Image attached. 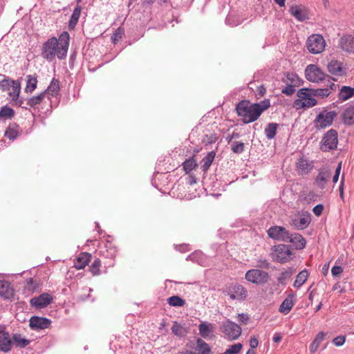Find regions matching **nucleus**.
Returning a JSON list of instances; mask_svg holds the SVG:
<instances>
[{"instance_id": "60", "label": "nucleus", "mask_w": 354, "mask_h": 354, "mask_svg": "<svg viewBox=\"0 0 354 354\" xmlns=\"http://www.w3.org/2000/svg\"><path fill=\"white\" fill-rule=\"evenodd\" d=\"M239 136H240L239 133L233 132L231 135L228 136L226 138V140H227L228 144H230V143L232 144V142H233L232 140L234 138H239Z\"/></svg>"}, {"instance_id": "45", "label": "nucleus", "mask_w": 354, "mask_h": 354, "mask_svg": "<svg viewBox=\"0 0 354 354\" xmlns=\"http://www.w3.org/2000/svg\"><path fill=\"white\" fill-rule=\"evenodd\" d=\"M283 82L286 84H293L295 86H297L299 84V77L295 73H288L286 78L283 80Z\"/></svg>"}, {"instance_id": "23", "label": "nucleus", "mask_w": 354, "mask_h": 354, "mask_svg": "<svg viewBox=\"0 0 354 354\" xmlns=\"http://www.w3.org/2000/svg\"><path fill=\"white\" fill-rule=\"evenodd\" d=\"M339 45L343 50L354 52V37L352 35H344L340 39Z\"/></svg>"}, {"instance_id": "56", "label": "nucleus", "mask_w": 354, "mask_h": 354, "mask_svg": "<svg viewBox=\"0 0 354 354\" xmlns=\"http://www.w3.org/2000/svg\"><path fill=\"white\" fill-rule=\"evenodd\" d=\"M25 288L29 291H34L37 288V284L35 281L32 278H30L27 280Z\"/></svg>"}, {"instance_id": "47", "label": "nucleus", "mask_w": 354, "mask_h": 354, "mask_svg": "<svg viewBox=\"0 0 354 354\" xmlns=\"http://www.w3.org/2000/svg\"><path fill=\"white\" fill-rule=\"evenodd\" d=\"M14 115H15V111L12 108H10L8 106H4L1 108L0 118H11L14 116Z\"/></svg>"}, {"instance_id": "38", "label": "nucleus", "mask_w": 354, "mask_h": 354, "mask_svg": "<svg viewBox=\"0 0 354 354\" xmlns=\"http://www.w3.org/2000/svg\"><path fill=\"white\" fill-rule=\"evenodd\" d=\"M308 277V272L306 270H304L301 271L296 277V279L294 282V287L299 288L301 287L307 280Z\"/></svg>"}, {"instance_id": "58", "label": "nucleus", "mask_w": 354, "mask_h": 354, "mask_svg": "<svg viewBox=\"0 0 354 354\" xmlns=\"http://www.w3.org/2000/svg\"><path fill=\"white\" fill-rule=\"evenodd\" d=\"M324 210V205L322 204H318L315 205L313 209V212L316 216H320Z\"/></svg>"}, {"instance_id": "48", "label": "nucleus", "mask_w": 354, "mask_h": 354, "mask_svg": "<svg viewBox=\"0 0 354 354\" xmlns=\"http://www.w3.org/2000/svg\"><path fill=\"white\" fill-rule=\"evenodd\" d=\"M232 151L237 154H240L244 151L245 144L242 142L234 141L232 142Z\"/></svg>"}, {"instance_id": "40", "label": "nucleus", "mask_w": 354, "mask_h": 354, "mask_svg": "<svg viewBox=\"0 0 354 354\" xmlns=\"http://www.w3.org/2000/svg\"><path fill=\"white\" fill-rule=\"evenodd\" d=\"M196 166H197V164H196L195 160L194 159V158H190L186 159L184 161V162L183 163V169L186 174H189Z\"/></svg>"}, {"instance_id": "26", "label": "nucleus", "mask_w": 354, "mask_h": 354, "mask_svg": "<svg viewBox=\"0 0 354 354\" xmlns=\"http://www.w3.org/2000/svg\"><path fill=\"white\" fill-rule=\"evenodd\" d=\"M354 97V88L347 86H343L338 93V99L341 102H344Z\"/></svg>"}, {"instance_id": "10", "label": "nucleus", "mask_w": 354, "mask_h": 354, "mask_svg": "<svg viewBox=\"0 0 354 354\" xmlns=\"http://www.w3.org/2000/svg\"><path fill=\"white\" fill-rule=\"evenodd\" d=\"M267 232L270 238L278 241L287 242L290 237L289 236V231L282 226H272L268 230Z\"/></svg>"}, {"instance_id": "7", "label": "nucleus", "mask_w": 354, "mask_h": 354, "mask_svg": "<svg viewBox=\"0 0 354 354\" xmlns=\"http://www.w3.org/2000/svg\"><path fill=\"white\" fill-rule=\"evenodd\" d=\"M337 132L335 129H330L324 133L321 142L320 149L323 151L333 150L337 148L338 139Z\"/></svg>"}, {"instance_id": "32", "label": "nucleus", "mask_w": 354, "mask_h": 354, "mask_svg": "<svg viewBox=\"0 0 354 354\" xmlns=\"http://www.w3.org/2000/svg\"><path fill=\"white\" fill-rule=\"evenodd\" d=\"M19 136V126L17 124H10L5 132V136L10 140H14Z\"/></svg>"}, {"instance_id": "28", "label": "nucleus", "mask_w": 354, "mask_h": 354, "mask_svg": "<svg viewBox=\"0 0 354 354\" xmlns=\"http://www.w3.org/2000/svg\"><path fill=\"white\" fill-rule=\"evenodd\" d=\"M13 345L15 344L17 347L23 348L27 346L30 344V340L23 337L21 334L15 333L12 337Z\"/></svg>"}, {"instance_id": "21", "label": "nucleus", "mask_w": 354, "mask_h": 354, "mask_svg": "<svg viewBox=\"0 0 354 354\" xmlns=\"http://www.w3.org/2000/svg\"><path fill=\"white\" fill-rule=\"evenodd\" d=\"M290 239L287 242L291 243L293 246L297 250H302L305 248L306 241V239L298 233L289 234Z\"/></svg>"}, {"instance_id": "41", "label": "nucleus", "mask_w": 354, "mask_h": 354, "mask_svg": "<svg viewBox=\"0 0 354 354\" xmlns=\"http://www.w3.org/2000/svg\"><path fill=\"white\" fill-rule=\"evenodd\" d=\"M167 302L171 306L180 307L183 306L185 301L178 296H172L167 299Z\"/></svg>"}, {"instance_id": "20", "label": "nucleus", "mask_w": 354, "mask_h": 354, "mask_svg": "<svg viewBox=\"0 0 354 354\" xmlns=\"http://www.w3.org/2000/svg\"><path fill=\"white\" fill-rule=\"evenodd\" d=\"M14 289L11 283L7 281H0V295L4 299H10L14 296Z\"/></svg>"}, {"instance_id": "50", "label": "nucleus", "mask_w": 354, "mask_h": 354, "mask_svg": "<svg viewBox=\"0 0 354 354\" xmlns=\"http://www.w3.org/2000/svg\"><path fill=\"white\" fill-rule=\"evenodd\" d=\"M171 329L172 333L177 336L183 337L185 335V331L183 326L177 322H174Z\"/></svg>"}, {"instance_id": "15", "label": "nucleus", "mask_w": 354, "mask_h": 354, "mask_svg": "<svg viewBox=\"0 0 354 354\" xmlns=\"http://www.w3.org/2000/svg\"><path fill=\"white\" fill-rule=\"evenodd\" d=\"M53 301V297L48 293L41 294L39 297H33L30 303L32 306L41 309L46 307Z\"/></svg>"}, {"instance_id": "42", "label": "nucleus", "mask_w": 354, "mask_h": 354, "mask_svg": "<svg viewBox=\"0 0 354 354\" xmlns=\"http://www.w3.org/2000/svg\"><path fill=\"white\" fill-rule=\"evenodd\" d=\"M100 267L101 261L97 258L95 259L89 267L90 271L93 276H98L100 274Z\"/></svg>"}, {"instance_id": "54", "label": "nucleus", "mask_w": 354, "mask_h": 354, "mask_svg": "<svg viewBox=\"0 0 354 354\" xmlns=\"http://www.w3.org/2000/svg\"><path fill=\"white\" fill-rule=\"evenodd\" d=\"M345 341H346V337L344 335H339V336L335 337L332 342L336 346H341L344 345V344L345 343Z\"/></svg>"}, {"instance_id": "46", "label": "nucleus", "mask_w": 354, "mask_h": 354, "mask_svg": "<svg viewBox=\"0 0 354 354\" xmlns=\"http://www.w3.org/2000/svg\"><path fill=\"white\" fill-rule=\"evenodd\" d=\"M293 274V271L292 268H289L283 272H282L279 277H278V281L279 283L285 285L286 283L287 280H288Z\"/></svg>"}, {"instance_id": "14", "label": "nucleus", "mask_w": 354, "mask_h": 354, "mask_svg": "<svg viewBox=\"0 0 354 354\" xmlns=\"http://www.w3.org/2000/svg\"><path fill=\"white\" fill-rule=\"evenodd\" d=\"M331 170L329 167L324 166L318 170V175L315 179L314 184L319 189H323L331 177Z\"/></svg>"}, {"instance_id": "13", "label": "nucleus", "mask_w": 354, "mask_h": 354, "mask_svg": "<svg viewBox=\"0 0 354 354\" xmlns=\"http://www.w3.org/2000/svg\"><path fill=\"white\" fill-rule=\"evenodd\" d=\"M13 346V342L10 333L6 330V326L0 324V351L3 353L10 352Z\"/></svg>"}, {"instance_id": "25", "label": "nucleus", "mask_w": 354, "mask_h": 354, "mask_svg": "<svg viewBox=\"0 0 354 354\" xmlns=\"http://www.w3.org/2000/svg\"><path fill=\"white\" fill-rule=\"evenodd\" d=\"M91 254L88 252H82L77 257L74 263V267L77 270H81L85 268V266L91 261Z\"/></svg>"}, {"instance_id": "12", "label": "nucleus", "mask_w": 354, "mask_h": 354, "mask_svg": "<svg viewBox=\"0 0 354 354\" xmlns=\"http://www.w3.org/2000/svg\"><path fill=\"white\" fill-rule=\"evenodd\" d=\"M305 75L306 79L312 82H319L324 80L326 77H328V75L324 74L319 67L314 64H310L306 67Z\"/></svg>"}, {"instance_id": "1", "label": "nucleus", "mask_w": 354, "mask_h": 354, "mask_svg": "<svg viewBox=\"0 0 354 354\" xmlns=\"http://www.w3.org/2000/svg\"><path fill=\"white\" fill-rule=\"evenodd\" d=\"M70 41V35L68 32L64 31L57 39L55 37L49 38L41 47V55L48 62H52L55 56L59 59L66 57Z\"/></svg>"}, {"instance_id": "44", "label": "nucleus", "mask_w": 354, "mask_h": 354, "mask_svg": "<svg viewBox=\"0 0 354 354\" xmlns=\"http://www.w3.org/2000/svg\"><path fill=\"white\" fill-rule=\"evenodd\" d=\"M3 77L4 79L0 82V89L2 91H10L15 80H10L6 75H3Z\"/></svg>"}, {"instance_id": "51", "label": "nucleus", "mask_w": 354, "mask_h": 354, "mask_svg": "<svg viewBox=\"0 0 354 354\" xmlns=\"http://www.w3.org/2000/svg\"><path fill=\"white\" fill-rule=\"evenodd\" d=\"M242 347L243 346L241 343L233 344L225 351L224 354H237L240 352Z\"/></svg>"}, {"instance_id": "8", "label": "nucleus", "mask_w": 354, "mask_h": 354, "mask_svg": "<svg viewBox=\"0 0 354 354\" xmlns=\"http://www.w3.org/2000/svg\"><path fill=\"white\" fill-rule=\"evenodd\" d=\"M311 222L310 214L307 212H299L292 216L290 220V225L297 230L306 229Z\"/></svg>"}, {"instance_id": "63", "label": "nucleus", "mask_w": 354, "mask_h": 354, "mask_svg": "<svg viewBox=\"0 0 354 354\" xmlns=\"http://www.w3.org/2000/svg\"><path fill=\"white\" fill-rule=\"evenodd\" d=\"M329 269V263H325L322 267V273L326 275Z\"/></svg>"}, {"instance_id": "37", "label": "nucleus", "mask_w": 354, "mask_h": 354, "mask_svg": "<svg viewBox=\"0 0 354 354\" xmlns=\"http://www.w3.org/2000/svg\"><path fill=\"white\" fill-rule=\"evenodd\" d=\"M26 86L25 91L26 93H32L37 88V80L36 76L28 75L26 77Z\"/></svg>"}, {"instance_id": "4", "label": "nucleus", "mask_w": 354, "mask_h": 354, "mask_svg": "<svg viewBox=\"0 0 354 354\" xmlns=\"http://www.w3.org/2000/svg\"><path fill=\"white\" fill-rule=\"evenodd\" d=\"M337 115L335 111H328L326 109L322 111L314 120L315 127L317 129H322L330 127Z\"/></svg>"}, {"instance_id": "59", "label": "nucleus", "mask_w": 354, "mask_h": 354, "mask_svg": "<svg viewBox=\"0 0 354 354\" xmlns=\"http://www.w3.org/2000/svg\"><path fill=\"white\" fill-rule=\"evenodd\" d=\"M259 345V340L255 337H252L250 339V346L251 348H255Z\"/></svg>"}, {"instance_id": "5", "label": "nucleus", "mask_w": 354, "mask_h": 354, "mask_svg": "<svg viewBox=\"0 0 354 354\" xmlns=\"http://www.w3.org/2000/svg\"><path fill=\"white\" fill-rule=\"evenodd\" d=\"M221 331L228 339L234 340L239 337L242 330L239 325L230 319H227L225 322L222 323L221 326Z\"/></svg>"}, {"instance_id": "22", "label": "nucleus", "mask_w": 354, "mask_h": 354, "mask_svg": "<svg viewBox=\"0 0 354 354\" xmlns=\"http://www.w3.org/2000/svg\"><path fill=\"white\" fill-rule=\"evenodd\" d=\"M314 167L313 161H309L304 158H300L297 162V168L301 174H308Z\"/></svg>"}, {"instance_id": "29", "label": "nucleus", "mask_w": 354, "mask_h": 354, "mask_svg": "<svg viewBox=\"0 0 354 354\" xmlns=\"http://www.w3.org/2000/svg\"><path fill=\"white\" fill-rule=\"evenodd\" d=\"M215 156L214 151H210L202 159L201 169L203 172L205 173L209 169L214 160Z\"/></svg>"}, {"instance_id": "55", "label": "nucleus", "mask_w": 354, "mask_h": 354, "mask_svg": "<svg viewBox=\"0 0 354 354\" xmlns=\"http://www.w3.org/2000/svg\"><path fill=\"white\" fill-rule=\"evenodd\" d=\"M260 268L268 269L270 267V263L266 259H259L257 260V266Z\"/></svg>"}, {"instance_id": "9", "label": "nucleus", "mask_w": 354, "mask_h": 354, "mask_svg": "<svg viewBox=\"0 0 354 354\" xmlns=\"http://www.w3.org/2000/svg\"><path fill=\"white\" fill-rule=\"evenodd\" d=\"M247 281L255 284H264L268 281L269 274L259 269H251L245 273Z\"/></svg>"}, {"instance_id": "33", "label": "nucleus", "mask_w": 354, "mask_h": 354, "mask_svg": "<svg viewBox=\"0 0 354 354\" xmlns=\"http://www.w3.org/2000/svg\"><path fill=\"white\" fill-rule=\"evenodd\" d=\"M278 127H279V124L277 123H275V122L268 123L264 130L266 137L268 140L273 139L276 136L277 130Z\"/></svg>"}, {"instance_id": "49", "label": "nucleus", "mask_w": 354, "mask_h": 354, "mask_svg": "<svg viewBox=\"0 0 354 354\" xmlns=\"http://www.w3.org/2000/svg\"><path fill=\"white\" fill-rule=\"evenodd\" d=\"M312 91L314 93V96L321 97H328L330 94V89L328 87L324 88L312 89Z\"/></svg>"}, {"instance_id": "31", "label": "nucleus", "mask_w": 354, "mask_h": 354, "mask_svg": "<svg viewBox=\"0 0 354 354\" xmlns=\"http://www.w3.org/2000/svg\"><path fill=\"white\" fill-rule=\"evenodd\" d=\"M81 11H82V7L80 6L77 5L75 8V9L73 12V14L71 17V19L69 20L68 28L70 29H73L75 27V26L77 25L79 18H80V14H81Z\"/></svg>"}, {"instance_id": "64", "label": "nucleus", "mask_w": 354, "mask_h": 354, "mask_svg": "<svg viewBox=\"0 0 354 354\" xmlns=\"http://www.w3.org/2000/svg\"><path fill=\"white\" fill-rule=\"evenodd\" d=\"M15 101L16 102V104L17 105H19V106L24 108V109H27L26 106H24V101L21 99H19V97H18L17 100H15Z\"/></svg>"}, {"instance_id": "2", "label": "nucleus", "mask_w": 354, "mask_h": 354, "mask_svg": "<svg viewBox=\"0 0 354 354\" xmlns=\"http://www.w3.org/2000/svg\"><path fill=\"white\" fill-rule=\"evenodd\" d=\"M270 106L269 99H265L259 103H250L248 100L241 101L236 107L239 116L242 118L244 124L256 121L263 111Z\"/></svg>"}, {"instance_id": "30", "label": "nucleus", "mask_w": 354, "mask_h": 354, "mask_svg": "<svg viewBox=\"0 0 354 354\" xmlns=\"http://www.w3.org/2000/svg\"><path fill=\"white\" fill-rule=\"evenodd\" d=\"M198 330L200 335L203 338H207L210 336L211 333L213 331V326L212 324H209L207 322H202L198 326Z\"/></svg>"}, {"instance_id": "35", "label": "nucleus", "mask_w": 354, "mask_h": 354, "mask_svg": "<svg viewBox=\"0 0 354 354\" xmlns=\"http://www.w3.org/2000/svg\"><path fill=\"white\" fill-rule=\"evenodd\" d=\"M59 81L53 78L45 92L46 94L48 93L52 96H55L59 93Z\"/></svg>"}, {"instance_id": "53", "label": "nucleus", "mask_w": 354, "mask_h": 354, "mask_svg": "<svg viewBox=\"0 0 354 354\" xmlns=\"http://www.w3.org/2000/svg\"><path fill=\"white\" fill-rule=\"evenodd\" d=\"M123 34V30L121 28H118L111 37L112 41L115 44L120 39L122 38Z\"/></svg>"}, {"instance_id": "34", "label": "nucleus", "mask_w": 354, "mask_h": 354, "mask_svg": "<svg viewBox=\"0 0 354 354\" xmlns=\"http://www.w3.org/2000/svg\"><path fill=\"white\" fill-rule=\"evenodd\" d=\"M290 13L300 21H303L308 19V15L305 10H302L298 6L291 7Z\"/></svg>"}, {"instance_id": "11", "label": "nucleus", "mask_w": 354, "mask_h": 354, "mask_svg": "<svg viewBox=\"0 0 354 354\" xmlns=\"http://www.w3.org/2000/svg\"><path fill=\"white\" fill-rule=\"evenodd\" d=\"M292 252L288 245L280 244L275 247L273 252V259L274 261L284 263L291 259Z\"/></svg>"}, {"instance_id": "6", "label": "nucleus", "mask_w": 354, "mask_h": 354, "mask_svg": "<svg viewBox=\"0 0 354 354\" xmlns=\"http://www.w3.org/2000/svg\"><path fill=\"white\" fill-rule=\"evenodd\" d=\"M326 46L324 37L321 35L314 34L308 37L306 41V47L308 51L313 54L322 53Z\"/></svg>"}, {"instance_id": "52", "label": "nucleus", "mask_w": 354, "mask_h": 354, "mask_svg": "<svg viewBox=\"0 0 354 354\" xmlns=\"http://www.w3.org/2000/svg\"><path fill=\"white\" fill-rule=\"evenodd\" d=\"M295 87L293 84H286V86L281 90V93L290 96L295 92Z\"/></svg>"}, {"instance_id": "36", "label": "nucleus", "mask_w": 354, "mask_h": 354, "mask_svg": "<svg viewBox=\"0 0 354 354\" xmlns=\"http://www.w3.org/2000/svg\"><path fill=\"white\" fill-rule=\"evenodd\" d=\"M325 333L324 332H319L315 337V339L310 345V351L311 353H314L317 351L319 345L324 339Z\"/></svg>"}, {"instance_id": "19", "label": "nucleus", "mask_w": 354, "mask_h": 354, "mask_svg": "<svg viewBox=\"0 0 354 354\" xmlns=\"http://www.w3.org/2000/svg\"><path fill=\"white\" fill-rule=\"evenodd\" d=\"M228 294L233 300L244 299L247 297V290L242 285L236 284L229 288Z\"/></svg>"}, {"instance_id": "39", "label": "nucleus", "mask_w": 354, "mask_h": 354, "mask_svg": "<svg viewBox=\"0 0 354 354\" xmlns=\"http://www.w3.org/2000/svg\"><path fill=\"white\" fill-rule=\"evenodd\" d=\"M46 95V92L41 93L40 94L33 96L27 100L26 105L30 107H35L37 105L41 104Z\"/></svg>"}, {"instance_id": "43", "label": "nucleus", "mask_w": 354, "mask_h": 354, "mask_svg": "<svg viewBox=\"0 0 354 354\" xmlns=\"http://www.w3.org/2000/svg\"><path fill=\"white\" fill-rule=\"evenodd\" d=\"M11 91L9 92V95L11 97L12 100H17L20 93V83L18 81H15V84L10 88Z\"/></svg>"}, {"instance_id": "61", "label": "nucleus", "mask_w": 354, "mask_h": 354, "mask_svg": "<svg viewBox=\"0 0 354 354\" xmlns=\"http://www.w3.org/2000/svg\"><path fill=\"white\" fill-rule=\"evenodd\" d=\"M239 321L243 323H246L249 319V316L247 314H239Z\"/></svg>"}, {"instance_id": "57", "label": "nucleus", "mask_w": 354, "mask_h": 354, "mask_svg": "<svg viewBox=\"0 0 354 354\" xmlns=\"http://www.w3.org/2000/svg\"><path fill=\"white\" fill-rule=\"evenodd\" d=\"M343 272V268L339 266H334L331 269V273L333 277H337Z\"/></svg>"}, {"instance_id": "3", "label": "nucleus", "mask_w": 354, "mask_h": 354, "mask_svg": "<svg viewBox=\"0 0 354 354\" xmlns=\"http://www.w3.org/2000/svg\"><path fill=\"white\" fill-rule=\"evenodd\" d=\"M297 95L299 98L293 103V106L297 109L311 108L317 104V100L313 97L314 93L312 89L301 88L297 91Z\"/></svg>"}, {"instance_id": "24", "label": "nucleus", "mask_w": 354, "mask_h": 354, "mask_svg": "<svg viewBox=\"0 0 354 354\" xmlns=\"http://www.w3.org/2000/svg\"><path fill=\"white\" fill-rule=\"evenodd\" d=\"M342 117L344 124L346 125L354 124V105H349L346 107Z\"/></svg>"}, {"instance_id": "16", "label": "nucleus", "mask_w": 354, "mask_h": 354, "mask_svg": "<svg viewBox=\"0 0 354 354\" xmlns=\"http://www.w3.org/2000/svg\"><path fill=\"white\" fill-rule=\"evenodd\" d=\"M51 321L46 317L33 316L30 319L29 326L32 330H41L48 328Z\"/></svg>"}, {"instance_id": "62", "label": "nucleus", "mask_w": 354, "mask_h": 354, "mask_svg": "<svg viewBox=\"0 0 354 354\" xmlns=\"http://www.w3.org/2000/svg\"><path fill=\"white\" fill-rule=\"evenodd\" d=\"M257 91L260 96H263L266 93V89L263 85H260L257 87Z\"/></svg>"}, {"instance_id": "18", "label": "nucleus", "mask_w": 354, "mask_h": 354, "mask_svg": "<svg viewBox=\"0 0 354 354\" xmlns=\"http://www.w3.org/2000/svg\"><path fill=\"white\" fill-rule=\"evenodd\" d=\"M295 295L292 292L283 301L279 308V311L283 315H288L295 304Z\"/></svg>"}, {"instance_id": "17", "label": "nucleus", "mask_w": 354, "mask_h": 354, "mask_svg": "<svg viewBox=\"0 0 354 354\" xmlns=\"http://www.w3.org/2000/svg\"><path fill=\"white\" fill-rule=\"evenodd\" d=\"M328 72L333 75L343 76L346 73V68L343 63L336 59H332L327 65Z\"/></svg>"}, {"instance_id": "27", "label": "nucleus", "mask_w": 354, "mask_h": 354, "mask_svg": "<svg viewBox=\"0 0 354 354\" xmlns=\"http://www.w3.org/2000/svg\"><path fill=\"white\" fill-rule=\"evenodd\" d=\"M194 349L198 352L196 354H210L211 348L209 345L201 338H198Z\"/></svg>"}]
</instances>
